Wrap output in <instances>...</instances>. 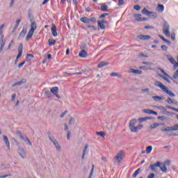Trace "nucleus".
Masks as SVG:
<instances>
[{
    "instance_id": "nucleus-1",
    "label": "nucleus",
    "mask_w": 178,
    "mask_h": 178,
    "mask_svg": "<svg viewBox=\"0 0 178 178\" xmlns=\"http://www.w3.org/2000/svg\"><path fill=\"white\" fill-rule=\"evenodd\" d=\"M143 127L144 125L141 123L137 125V119H133L129 121V129L132 133H138Z\"/></svg>"
},
{
    "instance_id": "nucleus-2",
    "label": "nucleus",
    "mask_w": 178,
    "mask_h": 178,
    "mask_svg": "<svg viewBox=\"0 0 178 178\" xmlns=\"http://www.w3.org/2000/svg\"><path fill=\"white\" fill-rule=\"evenodd\" d=\"M154 86H156V87H159V88H161V90H162L163 92H165L166 94H168V95H170V97H176L175 93H173L172 90H170L169 88H168V87H166L165 85L162 84V83L156 81L154 82Z\"/></svg>"
},
{
    "instance_id": "nucleus-3",
    "label": "nucleus",
    "mask_w": 178,
    "mask_h": 178,
    "mask_svg": "<svg viewBox=\"0 0 178 178\" xmlns=\"http://www.w3.org/2000/svg\"><path fill=\"white\" fill-rule=\"evenodd\" d=\"M37 30V24L35 22H32L31 23V29L29 30L26 38V41H30V38L33 37L34 34V31Z\"/></svg>"
},
{
    "instance_id": "nucleus-4",
    "label": "nucleus",
    "mask_w": 178,
    "mask_h": 178,
    "mask_svg": "<svg viewBox=\"0 0 178 178\" xmlns=\"http://www.w3.org/2000/svg\"><path fill=\"white\" fill-rule=\"evenodd\" d=\"M170 29V26H169V24L168 22H164L163 26V32L166 37H170V31H169Z\"/></svg>"
},
{
    "instance_id": "nucleus-5",
    "label": "nucleus",
    "mask_w": 178,
    "mask_h": 178,
    "mask_svg": "<svg viewBox=\"0 0 178 178\" xmlns=\"http://www.w3.org/2000/svg\"><path fill=\"white\" fill-rule=\"evenodd\" d=\"M123 158H124V152L121 150L114 157V159H115L118 163H120V162H122L123 160Z\"/></svg>"
},
{
    "instance_id": "nucleus-6",
    "label": "nucleus",
    "mask_w": 178,
    "mask_h": 178,
    "mask_svg": "<svg viewBox=\"0 0 178 178\" xmlns=\"http://www.w3.org/2000/svg\"><path fill=\"white\" fill-rule=\"evenodd\" d=\"M159 70H160V72H161V73H163V74H164L165 76H163L161 74H159V77H161L162 79H163V80H165V81H167V83H170V80H169V75H168V74L163 70V69L161 68V67H158Z\"/></svg>"
},
{
    "instance_id": "nucleus-7",
    "label": "nucleus",
    "mask_w": 178,
    "mask_h": 178,
    "mask_svg": "<svg viewBox=\"0 0 178 178\" xmlns=\"http://www.w3.org/2000/svg\"><path fill=\"white\" fill-rule=\"evenodd\" d=\"M157 166L158 168H160L161 172H163L164 173L168 172V168L166 167L165 163L157 161Z\"/></svg>"
},
{
    "instance_id": "nucleus-8",
    "label": "nucleus",
    "mask_w": 178,
    "mask_h": 178,
    "mask_svg": "<svg viewBox=\"0 0 178 178\" xmlns=\"http://www.w3.org/2000/svg\"><path fill=\"white\" fill-rule=\"evenodd\" d=\"M49 140H50V141H51V143H53V144L55 146V147L56 148L57 151L60 152V149H61L60 145H59V143L56 140V139L50 137Z\"/></svg>"
},
{
    "instance_id": "nucleus-9",
    "label": "nucleus",
    "mask_w": 178,
    "mask_h": 178,
    "mask_svg": "<svg viewBox=\"0 0 178 178\" xmlns=\"http://www.w3.org/2000/svg\"><path fill=\"white\" fill-rule=\"evenodd\" d=\"M3 27H5V24L0 26V43L6 42V40H5V36L3 35Z\"/></svg>"
},
{
    "instance_id": "nucleus-10",
    "label": "nucleus",
    "mask_w": 178,
    "mask_h": 178,
    "mask_svg": "<svg viewBox=\"0 0 178 178\" xmlns=\"http://www.w3.org/2000/svg\"><path fill=\"white\" fill-rule=\"evenodd\" d=\"M142 13H143V15H147V16H152V17H156V13H154L153 12H151V11H149L148 10H147V8H144L142 10Z\"/></svg>"
},
{
    "instance_id": "nucleus-11",
    "label": "nucleus",
    "mask_w": 178,
    "mask_h": 178,
    "mask_svg": "<svg viewBox=\"0 0 178 178\" xmlns=\"http://www.w3.org/2000/svg\"><path fill=\"white\" fill-rule=\"evenodd\" d=\"M19 155L22 158V159H26V151L22 147H19L17 149Z\"/></svg>"
},
{
    "instance_id": "nucleus-12",
    "label": "nucleus",
    "mask_w": 178,
    "mask_h": 178,
    "mask_svg": "<svg viewBox=\"0 0 178 178\" xmlns=\"http://www.w3.org/2000/svg\"><path fill=\"white\" fill-rule=\"evenodd\" d=\"M149 168L151 170L152 172L156 173L158 172V162L155 164H152L149 166Z\"/></svg>"
},
{
    "instance_id": "nucleus-13",
    "label": "nucleus",
    "mask_w": 178,
    "mask_h": 178,
    "mask_svg": "<svg viewBox=\"0 0 178 178\" xmlns=\"http://www.w3.org/2000/svg\"><path fill=\"white\" fill-rule=\"evenodd\" d=\"M3 138L7 148H8V149H10V143L9 142V139H8V136H3Z\"/></svg>"
},
{
    "instance_id": "nucleus-14",
    "label": "nucleus",
    "mask_w": 178,
    "mask_h": 178,
    "mask_svg": "<svg viewBox=\"0 0 178 178\" xmlns=\"http://www.w3.org/2000/svg\"><path fill=\"white\" fill-rule=\"evenodd\" d=\"M129 73H134V74H142L143 71L131 68L129 70Z\"/></svg>"
},
{
    "instance_id": "nucleus-15",
    "label": "nucleus",
    "mask_w": 178,
    "mask_h": 178,
    "mask_svg": "<svg viewBox=\"0 0 178 178\" xmlns=\"http://www.w3.org/2000/svg\"><path fill=\"white\" fill-rule=\"evenodd\" d=\"M51 33L54 37H58V32H56V26L55 24H52L51 27Z\"/></svg>"
},
{
    "instance_id": "nucleus-16",
    "label": "nucleus",
    "mask_w": 178,
    "mask_h": 178,
    "mask_svg": "<svg viewBox=\"0 0 178 178\" xmlns=\"http://www.w3.org/2000/svg\"><path fill=\"white\" fill-rule=\"evenodd\" d=\"M134 17L137 20V22H143V20H147V18L141 17V14H135Z\"/></svg>"
},
{
    "instance_id": "nucleus-17",
    "label": "nucleus",
    "mask_w": 178,
    "mask_h": 178,
    "mask_svg": "<svg viewBox=\"0 0 178 178\" xmlns=\"http://www.w3.org/2000/svg\"><path fill=\"white\" fill-rule=\"evenodd\" d=\"M157 108L161 111L163 115H169V113H170V112H167L166 108L163 106H158Z\"/></svg>"
},
{
    "instance_id": "nucleus-18",
    "label": "nucleus",
    "mask_w": 178,
    "mask_h": 178,
    "mask_svg": "<svg viewBox=\"0 0 178 178\" xmlns=\"http://www.w3.org/2000/svg\"><path fill=\"white\" fill-rule=\"evenodd\" d=\"M50 91L51 92V94H54V95H56V94H58V91H59V88L58 87H53L50 89Z\"/></svg>"
},
{
    "instance_id": "nucleus-19",
    "label": "nucleus",
    "mask_w": 178,
    "mask_h": 178,
    "mask_svg": "<svg viewBox=\"0 0 178 178\" xmlns=\"http://www.w3.org/2000/svg\"><path fill=\"white\" fill-rule=\"evenodd\" d=\"M152 99H154L155 102H161L162 100H163V97L153 96Z\"/></svg>"
},
{
    "instance_id": "nucleus-20",
    "label": "nucleus",
    "mask_w": 178,
    "mask_h": 178,
    "mask_svg": "<svg viewBox=\"0 0 178 178\" xmlns=\"http://www.w3.org/2000/svg\"><path fill=\"white\" fill-rule=\"evenodd\" d=\"M138 38H139V40H142L143 41H144V40H149L151 38V36L140 35L138 36Z\"/></svg>"
},
{
    "instance_id": "nucleus-21",
    "label": "nucleus",
    "mask_w": 178,
    "mask_h": 178,
    "mask_svg": "<svg viewBox=\"0 0 178 178\" xmlns=\"http://www.w3.org/2000/svg\"><path fill=\"white\" fill-rule=\"evenodd\" d=\"M26 33H27V30L23 29L18 37L19 40H20V38H23V37H24V35H26Z\"/></svg>"
},
{
    "instance_id": "nucleus-22",
    "label": "nucleus",
    "mask_w": 178,
    "mask_h": 178,
    "mask_svg": "<svg viewBox=\"0 0 178 178\" xmlns=\"http://www.w3.org/2000/svg\"><path fill=\"white\" fill-rule=\"evenodd\" d=\"M159 126H162V124L155 122L151 124L149 127L151 130H154V129H156V127H159Z\"/></svg>"
},
{
    "instance_id": "nucleus-23",
    "label": "nucleus",
    "mask_w": 178,
    "mask_h": 178,
    "mask_svg": "<svg viewBox=\"0 0 178 178\" xmlns=\"http://www.w3.org/2000/svg\"><path fill=\"white\" fill-rule=\"evenodd\" d=\"M97 26H98V27H99L101 29V30H105V29L106 27L105 26V24L101 23V20L97 21Z\"/></svg>"
},
{
    "instance_id": "nucleus-24",
    "label": "nucleus",
    "mask_w": 178,
    "mask_h": 178,
    "mask_svg": "<svg viewBox=\"0 0 178 178\" xmlns=\"http://www.w3.org/2000/svg\"><path fill=\"white\" fill-rule=\"evenodd\" d=\"M79 56L80 58H87V51H86V50H81L79 52Z\"/></svg>"
},
{
    "instance_id": "nucleus-25",
    "label": "nucleus",
    "mask_w": 178,
    "mask_h": 178,
    "mask_svg": "<svg viewBox=\"0 0 178 178\" xmlns=\"http://www.w3.org/2000/svg\"><path fill=\"white\" fill-rule=\"evenodd\" d=\"M140 173H141V168H138L132 175V177L136 178L137 177V176H138V175H140Z\"/></svg>"
},
{
    "instance_id": "nucleus-26",
    "label": "nucleus",
    "mask_w": 178,
    "mask_h": 178,
    "mask_svg": "<svg viewBox=\"0 0 178 178\" xmlns=\"http://www.w3.org/2000/svg\"><path fill=\"white\" fill-rule=\"evenodd\" d=\"M20 138H22V140H24V141H25V143H26V144H28V145H32L31 142L30 141V140L29 139V138L26 137H23V136H20Z\"/></svg>"
},
{
    "instance_id": "nucleus-27",
    "label": "nucleus",
    "mask_w": 178,
    "mask_h": 178,
    "mask_svg": "<svg viewBox=\"0 0 178 178\" xmlns=\"http://www.w3.org/2000/svg\"><path fill=\"white\" fill-rule=\"evenodd\" d=\"M108 65H109V63L106 61H102L99 65H98V67H104L105 66H108Z\"/></svg>"
},
{
    "instance_id": "nucleus-28",
    "label": "nucleus",
    "mask_w": 178,
    "mask_h": 178,
    "mask_svg": "<svg viewBox=\"0 0 178 178\" xmlns=\"http://www.w3.org/2000/svg\"><path fill=\"white\" fill-rule=\"evenodd\" d=\"M80 21L82 22V23H86V24H88L89 23V18L88 17H83L80 19Z\"/></svg>"
},
{
    "instance_id": "nucleus-29",
    "label": "nucleus",
    "mask_w": 178,
    "mask_h": 178,
    "mask_svg": "<svg viewBox=\"0 0 178 178\" xmlns=\"http://www.w3.org/2000/svg\"><path fill=\"white\" fill-rule=\"evenodd\" d=\"M157 10L159 12H163V10H165V6L162 4H159L157 6Z\"/></svg>"
},
{
    "instance_id": "nucleus-30",
    "label": "nucleus",
    "mask_w": 178,
    "mask_h": 178,
    "mask_svg": "<svg viewBox=\"0 0 178 178\" xmlns=\"http://www.w3.org/2000/svg\"><path fill=\"white\" fill-rule=\"evenodd\" d=\"M110 76H111V77H118V79L122 77V74H120L118 72H113L110 74Z\"/></svg>"
},
{
    "instance_id": "nucleus-31",
    "label": "nucleus",
    "mask_w": 178,
    "mask_h": 178,
    "mask_svg": "<svg viewBox=\"0 0 178 178\" xmlns=\"http://www.w3.org/2000/svg\"><path fill=\"white\" fill-rule=\"evenodd\" d=\"M101 10L102 12H106L108 10V6L104 5V3H102Z\"/></svg>"
},
{
    "instance_id": "nucleus-32",
    "label": "nucleus",
    "mask_w": 178,
    "mask_h": 178,
    "mask_svg": "<svg viewBox=\"0 0 178 178\" xmlns=\"http://www.w3.org/2000/svg\"><path fill=\"white\" fill-rule=\"evenodd\" d=\"M167 58L169 60V62H170V63H175V58L171 55L167 56Z\"/></svg>"
},
{
    "instance_id": "nucleus-33",
    "label": "nucleus",
    "mask_w": 178,
    "mask_h": 178,
    "mask_svg": "<svg viewBox=\"0 0 178 178\" xmlns=\"http://www.w3.org/2000/svg\"><path fill=\"white\" fill-rule=\"evenodd\" d=\"M88 29H90V31H97V26H94V25H87Z\"/></svg>"
},
{
    "instance_id": "nucleus-34",
    "label": "nucleus",
    "mask_w": 178,
    "mask_h": 178,
    "mask_svg": "<svg viewBox=\"0 0 178 178\" xmlns=\"http://www.w3.org/2000/svg\"><path fill=\"white\" fill-rule=\"evenodd\" d=\"M165 102L170 104H174L175 105H177V102H174L173 100H172V99H170V97H168Z\"/></svg>"
},
{
    "instance_id": "nucleus-35",
    "label": "nucleus",
    "mask_w": 178,
    "mask_h": 178,
    "mask_svg": "<svg viewBox=\"0 0 178 178\" xmlns=\"http://www.w3.org/2000/svg\"><path fill=\"white\" fill-rule=\"evenodd\" d=\"M54 44H56V40L54 39H49V47L54 46Z\"/></svg>"
},
{
    "instance_id": "nucleus-36",
    "label": "nucleus",
    "mask_w": 178,
    "mask_h": 178,
    "mask_svg": "<svg viewBox=\"0 0 178 178\" xmlns=\"http://www.w3.org/2000/svg\"><path fill=\"white\" fill-rule=\"evenodd\" d=\"M148 119H149V118H147V117H145V118H140L138 119V121L139 123H143V122H145V121L148 120Z\"/></svg>"
},
{
    "instance_id": "nucleus-37",
    "label": "nucleus",
    "mask_w": 178,
    "mask_h": 178,
    "mask_svg": "<svg viewBox=\"0 0 178 178\" xmlns=\"http://www.w3.org/2000/svg\"><path fill=\"white\" fill-rule=\"evenodd\" d=\"M152 151V146H148L146 148V154H151Z\"/></svg>"
},
{
    "instance_id": "nucleus-38",
    "label": "nucleus",
    "mask_w": 178,
    "mask_h": 178,
    "mask_svg": "<svg viewBox=\"0 0 178 178\" xmlns=\"http://www.w3.org/2000/svg\"><path fill=\"white\" fill-rule=\"evenodd\" d=\"M152 111L153 110H150V109H144L143 112L144 113H147V115H152Z\"/></svg>"
},
{
    "instance_id": "nucleus-39",
    "label": "nucleus",
    "mask_w": 178,
    "mask_h": 178,
    "mask_svg": "<svg viewBox=\"0 0 178 178\" xmlns=\"http://www.w3.org/2000/svg\"><path fill=\"white\" fill-rule=\"evenodd\" d=\"M44 94L47 97H48V98H51V97H52V94L49 90H45Z\"/></svg>"
},
{
    "instance_id": "nucleus-40",
    "label": "nucleus",
    "mask_w": 178,
    "mask_h": 178,
    "mask_svg": "<svg viewBox=\"0 0 178 178\" xmlns=\"http://www.w3.org/2000/svg\"><path fill=\"white\" fill-rule=\"evenodd\" d=\"M97 136H100V137H105L106 134L104 131H99L96 133Z\"/></svg>"
},
{
    "instance_id": "nucleus-41",
    "label": "nucleus",
    "mask_w": 178,
    "mask_h": 178,
    "mask_svg": "<svg viewBox=\"0 0 178 178\" xmlns=\"http://www.w3.org/2000/svg\"><path fill=\"white\" fill-rule=\"evenodd\" d=\"M5 44H6V42L0 43V54L1 52H2V51H3V47H5Z\"/></svg>"
},
{
    "instance_id": "nucleus-42",
    "label": "nucleus",
    "mask_w": 178,
    "mask_h": 178,
    "mask_svg": "<svg viewBox=\"0 0 178 178\" xmlns=\"http://www.w3.org/2000/svg\"><path fill=\"white\" fill-rule=\"evenodd\" d=\"M172 131H177L178 130V124H175L173 127H171Z\"/></svg>"
},
{
    "instance_id": "nucleus-43",
    "label": "nucleus",
    "mask_w": 178,
    "mask_h": 178,
    "mask_svg": "<svg viewBox=\"0 0 178 178\" xmlns=\"http://www.w3.org/2000/svg\"><path fill=\"white\" fill-rule=\"evenodd\" d=\"M162 131H172V127H167L166 128L163 129Z\"/></svg>"
},
{
    "instance_id": "nucleus-44",
    "label": "nucleus",
    "mask_w": 178,
    "mask_h": 178,
    "mask_svg": "<svg viewBox=\"0 0 178 178\" xmlns=\"http://www.w3.org/2000/svg\"><path fill=\"white\" fill-rule=\"evenodd\" d=\"M18 52H23V44L22 43L19 44Z\"/></svg>"
},
{
    "instance_id": "nucleus-45",
    "label": "nucleus",
    "mask_w": 178,
    "mask_h": 178,
    "mask_svg": "<svg viewBox=\"0 0 178 178\" xmlns=\"http://www.w3.org/2000/svg\"><path fill=\"white\" fill-rule=\"evenodd\" d=\"M90 22H91V23H97V19L95 17L89 18V23Z\"/></svg>"
},
{
    "instance_id": "nucleus-46",
    "label": "nucleus",
    "mask_w": 178,
    "mask_h": 178,
    "mask_svg": "<svg viewBox=\"0 0 178 178\" xmlns=\"http://www.w3.org/2000/svg\"><path fill=\"white\" fill-rule=\"evenodd\" d=\"M157 119H159V120H166V119L168 118H166V116H159Z\"/></svg>"
},
{
    "instance_id": "nucleus-47",
    "label": "nucleus",
    "mask_w": 178,
    "mask_h": 178,
    "mask_svg": "<svg viewBox=\"0 0 178 178\" xmlns=\"http://www.w3.org/2000/svg\"><path fill=\"white\" fill-rule=\"evenodd\" d=\"M71 136H72V132H70V131H68L67 132V140H70Z\"/></svg>"
},
{
    "instance_id": "nucleus-48",
    "label": "nucleus",
    "mask_w": 178,
    "mask_h": 178,
    "mask_svg": "<svg viewBox=\"0 0 178 178\" xmlns=\"http://www.w3.org/2000/svg\"><path fill=\"white\" fill-rule=\"evenodd\" d=\"M124 4V0H118V5H119V6H122V5Z\"/></svg>"
},
{
    "instance_id": "nucleus-49",
    "label": "nucleus",
    "mask_w": 178,
    "mask_h": 178,
    "mask_svg": "<svg viewBox=\"0 0 178 178\" xmlns=\"http://www.w3.org/2000/svg\"><path fill=\"white\" fill-rule=\"evenodd\" d=\"M94 175V165L92 167L89 177H92V175Z\"/></svg>"
},
{
    "instance_id": "nucleus-50",
    "label": "nucleus",
    "mask_w": 178,
    "mask_h": 178,
    "mask_svg": "<svg viewBox=\"0 0 178 178\" xmlns=\"http://www.w3.org/2000/svg\"><path fill=\"white\" fill-rule=\"evenodd\" d=\"M87 149H88V145H86L83 150V154H87Z\"/></svg>"
},
{
    "instance_id": "nucleus-51",
    "label": "nucleus",
    "mask_w": 178,
    "mask_h": 178,
    "mask_svg": "<svg viewBox=\"0 0 178 178\" xmlns=\"http://www.w3.org/2000/svg\"><path fill=\"white\" fill-rule=\"evenodd\" d=\"M17 86H22V83L20 81L16 82L12 85V87H16Z\"/></svg>"
},
{
    "instance_id": "nucleus-52",
    "label": "nucleus",
    "mask_w": 178,
    "mask_h": 178,
    "mask_svg": "<svg viewBox=\"0 0 178 178\" xmlns=\"http://www.w3.org/2000/svg\"><path fill=\"white\" fill-rule=\"evenodd\" d=\"M20 22H22V19H17L16 22V24L15 25V27H17V29L19 27V24H20Z\"/></svg>"
},
{
    "instance_id": "nucleus-53",
    "label": "nucleus",
    "mask_w": 178,
    "mask_h": 178,
    "mask_svg": "<svg viewBox=\"0 0 178 178\" xmlns=\"http://www.w3.org/2000/svg\"><path fill=\"white\" fill-rule=\"evenodd\" d=\"M67 113V111H65V112H63L60 115V118H61V119H63V118H65V116H66V114Z\"/></svg>"
},
{
    "instance_id": "nucleus-54",
    "label": "nucleus",
    "mask_w": 178,
    "mask_h": 178,
    "mask_svg": "<svg viewBox=\"0 0 178 178\" xmlns=\"http://www.w3.org/2000/svg\"><path fill=\"white\" fill-rule=\"evenodd\" d=\"M171 40H172V41H175V40H176V34L175 33L171 34Z\"/></svg>"
},
{
    "instance_id": "nucleus-55",
    "label": "nucleus",
    "mask_w": 178,
    "mask_h": 178,
    "mask_svg": "<svg viewBox=\"0 0 178 178\" xmlns=\"http://www.w3.org/2000/svg\"><path fill=\"white\" fill-rule=\"evenodd\" d=\"M25 63H26L25 61H24V62L19 63V64L18 65V68H19V69H22V67H23V66H24V65Z\"/></svg>"
},
{
    "instance_id": "nucleus-56",
    "label": "nucleus",
    "mask_w": 178,
    "mask_h": 178,
    "mask_svg": "<svg viewBox=\"0 0 178 178\" xmlns=\"http://www.w3.org/2000/svg\"><path fill=\"white\" fill-rule=\"evenodd\" d=\"M108 15H109L108 13H104V14L101 15L99 17L101 19H104V17H106V16H108Z\"/></svg>"
},
{
    "instance_id": "nucleus-57",
    "label": "nucleus",
    "mask_w": 178,
    "mask_h": 178,
    "mask_svg": "<svg viewBox=\"0 0 178 178\" xmlns=\"http://www.w3.org/2000/svg\"><path fill=\"white\" fill-rule=\"evenodd\" d=\"M134 9H135V10H140V9H141V7H140V6L136 5L134 6Z\"/></svg>"
},
{
    "instance_id": "nucleus-58",
    "label": "nucleus",
    "mask_w": 178,
    "mask_h": 178,
    "mask_svg": "<svg viewBox=\"0 0 178 178\" xmlns=\"http://www.w3.org/2000/svg\"><path fill=\"white\" fill-rule=\"evenodd\" d=\"M13 45V40H11L10 43L8 44V49H10L12 48V46Z\"/></svg>"
},
{
    "instance_id": "nucleus-59",
    "label": "nucleus",
    "mask_w": 178,
    "mask_h": 178,
    "mask_svg": "<svg viewBox=\"0 0 178 178\" xmlns=\"http://www.w3.org/2000/svg\"><path fill=\"white\" fill-rule=\"evenodd\" d=\"M64 127H65V129H64L65 131L68 132L69 131V126H67V124H65Z\"/></svg>"
},
{
    "instance_id": "nucleus-60",
    "label": "nucleus",
    "mask_w": 178,
    "mask_h": 178,
    "mask_svg": "<svg viewBox=\"0 0 178 178\" xmlns=\"http://www.w3.org/2000/svg\"><path fill=\"white\" fill-rule=\"evenodd\" d=\"M23 54V51H18V54L17 56V59H19L22 57V54Z\"/></svg>"
},
{
    "instance_id": "nucleus-61",
    "label": "nucleus",
    "mask_w": 178,
    "mask_h": 178,
    "mask_svg": "<svg viewBox=\"0 0 178 178\" xmlns=\"http://www.w3.org/2000/svg\"><path fill=\"white\" fill-rule=\"evenodd\" d=\"M154 177H155V174H154V173L149 174L147 176V178H154Z\"/></svg>"
},
{
    "instance_id": "nucleus-62",
    "label": "nucleus",
    "mask_w": 178,
    "mask_h": 178,
    "mask_svg": "<svg viewBox=\"0 0 178 178\" xmlns=\"http://www.w3.org/2000/svg\"><path fill=\"white\" fill-rule=\"evenodd\" d=\"M161 49H163V51H167L168 47L166 45H162Z\"/></svg>"
},
{
    "instance_id": "nucleus-63",
    "label": "nucleus",
    "mask_w": 178,
    "mask_h": 178,
    "mask_svg": "<svg viewBox=\"0 0 178 178\" xmlns=\"http://www.w3.org/2000/svg\"><path fill=\"white\" fill-rule=\"evenodd\" d=\"M140 56L141 58H148V55H145V54H143V53H141V54H140Z\"/></svg>"
},
{
    "instance_id": "nucleus-64",
    "label": "nucleus",
    "mask_w": 178,
    "mask_h": 178,
    "mask_svg": "<svg viewBox=\"0 0 178 178\" xmlns=\"http://www.w3.org/2000/svg\"><path fill=\"white\" fill-rule=\"evenodd\" d=\"M19 81H20L21 84H24V83H26V79H23Z\"/></svg>"
}]
</instances>
